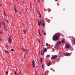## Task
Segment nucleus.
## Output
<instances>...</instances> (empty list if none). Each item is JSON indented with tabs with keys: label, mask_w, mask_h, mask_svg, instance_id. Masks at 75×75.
<instances>
[{
	"label": "nucleus",
	"mask_w": 75,
	"mask_h": 75,
	"mask_svg": "<svg viewBox=\"0 0 75 75\" xmlns=\"http://www.w3.org/2000/svg\"><path fill=\"white\" fill-rule=\"evenodd\" d=\"M0 6H2V5H1V4H0Z\"/></svg>",
	"instance_id": "4c0bfd02"
},
{
	"label": "nucleus",
	"mask_w": 75,
	"mask_h": 75,
	"mask_svg": "<svg viewBox=\"0 0 75 75\" xmlns=\"http://www.w3.org/2000/svg\"><path fill=\"white\" fill-rule=\"evenodd\" d=\"M61 35V34L59 33H57L56 35H54L53 37V39L54 41H56L59 40V38Z\"/></svg>",
	"instance_id": "f257e3e1"
},
{
	"label": "nucleus",
	"mask_w": 75,
	"mask_h": 75,
	"mask_svg": "<svg viewBox=\"0 0 75 75\" xmlns=\"http://www.w3.org/2000/svg\"><path fill=\"white\" fill-rule=\"evenodd\" d=\"M18 16H19V17H22V15H21V12H20V13H19V14H18Z\"/></svg>",
	"instance_id": "4468645a"
},
{
	"label": "nucleus",
	"mask_w": 75,
	"mask_h": 75,
	"mask_svg": "<svg viewBox=\"0 0 75 75\" xmlns=\"http://www.w3.org/2000/svg\"><path fill=\"white\" fill-rule=\"evenodd\" d=\"M18 75H20V74L18 73Z\"/></svg>",
	"instance_id": "de8ad7c7"
},
{
	"label": "nucleus",
	"mask_w": 75,
	"mask_h": 75,
	"mask_svg": "<svg viewBox=\"0 0 75 75\" xmlns=\"http://www.w3.org/2000/svg\"><path fill=\"white\" fill-rule=\"evenodd\" d=\"M65 42V40L64 39H63L62 41V43H64Z\"/></svg>",
	"instance_id": "9b49d317"
},
{
	"label": "nucleus",
	"mask_w": 75,
	"mask_h": 75,
	"mask_svg": "<svg viewBox=\"0 0 75 75\" xmlns=\"http://www.w3.org/2000/svg\"><path fill=\"white\" fill-rule=\"evenodd\" d=\"M15 11H16V12H17V11L16 10V8H15Z\"/></svg>",
	"instance_id": "bb28decb"
},
{
	"label": "nucleus",
	"mask_w": 75,
	"mask_h": 75,
	"mask_svg": "<svg viewBox=\"0 0 75 75\" xmlns=\"http://www.w3.org/2000/svg\"><path fill=\"white\" fill-rule=\"evenodd\" d=\"M26 53H25L24 54V58H25V56H26V55H27Z\"/></svg>",
	"instance_id": "a211bd4d"
},
{
	"label": "nucleus",
	"mask_w": 75,
	"mask_h": 75,
	"mask_svg": "<svg viewBox=\"0 0 75 75\" xmlns=\"http://www.w3.org/2000/svg\"><path fill=\"white\" fill-rule=\"evenodd\" d=\"M50 55H47L46 56V58H50Z\"/></svg>",
	"instance_id": "6ab92c4d"
},
{
	"label": "nucleus",
	"mask_w": 75,
	"mask_h": 75,
	"mask_svg": "<svg viewBox=\"0 0 75 75\" xmlns=\"http://www.w3.org/2000/svg\"><path fill=\"white\" fill-rule=\"evenodd\" d=\"M72 43H73V44H75V40L74 39L72 42Z\"/></svg>",
	"instance_id": "2eb2a0df"
},
{
	"label": "nucleus",
	"mask_w": 75,
	"mask_h": 75,
	"mask_svg": "<svg viewBox=\"0 0 75 75\" xmlns=\"http://www.w3.org/2000/svg\"><path fill=\"white\" fill-rule=\"evenodd\" d=\"M47 65L48 66H50V65H51V62H50L49 63H48Z\"/></svg>",
	"instance_id": "f3484780"
},
{
	"label": "nucleus",
	"mask_w": 75,
	"mask_h": 75,
	"mask_svg": "<svg viewBox=\"0 0 75 75\" xmlns=\"http://www.w3.org/2000/svg\"><path fill=\"white\" fill-rule=\"evenodd\" d=\"M22 50L23 51H26L25 53H27V52H28V49H26L25 50L24 49H23Z\"/></svg>",
	"instance_id": "1a4fd4ad"
},
{
	"label": "nucleus",
	"mask_w": 75,
	"mask_h": 75,
	"mask_svg": "<svg viewBox=\"0 0 75 75\" xmlns=\"http://www.w3.org/2000/svg\"><path fill=\"white\" fill-rule=\"evenodd\" d=\"M39 32L40 34V30H39Z\"/></svg>",
	"instance_id": "ea45409f"
},
{
	"label": "nucleus",
	"mask_w": 75,
	"mask_h": 75,
	"mask_svg": "<svg viewBox=\"0 0 75 75\" xmlns=\"http://www.w3.org/2000/svg\"><path fill=\"white\" fill-rule=\"evenodd\" d=\"M44 35H46V33H45V32H44Z\"/></svg>",
	"instance_id": "c9c22d12"
},
{
	"label": "nucleus",
	"mask_w": 75,
	"mask_h": 75,
	"mask_svg": "<svg viewBox=\"0 0 75 75\" xmlns=\"http://www.w3.org/2000/svg\"><path fill=\"white\" fill-rule=\"evenodd\" d=\"M2 33V32L1 31H0V34H1Z\"/></svg>",
	"instance_id": "72a5a7b5"
},
{
	"label": "nucleus",
	"mask_w": 75,
	"mask_h": 75,
	"mask_svg": "<svg viewBox=\"0 0 75 75\" xmlns=\"http://www.w3.org/2000/svg\"><path fill=\"white\" fill-rule=\"evenodd\" d=\"M41 31H42V33H43V30H41Z\"/></svg>",
	"instance_id": "58836bf2"
},
{
	"label": "nucleus",
	"mask_w": 75,
	"mask_h": 75,
	"mask_svg": "<svg viewBox=\"0 0 75 75\" xmlns=\"http://www.w3.org/2000/svg\"><path fill=\"white\" fill-rule=\"evenodd\" d=\"M0 41H2V39L1 38H0Z\"/></svg>",
	"instance_id": "7c9ffc66"
},
{
	"label": "nucleus",
	"mask_w": 75,
	"mask_h": 75,
	"mask_svg": "<svg viewBox=\"0 0 75 75\" xmlns=\"http://www.w3.org/2000/svg\"><path fill=\"white\" fill-rule=\"evenodd\" d=\"M32 66L33 68H34L35 67V61L34 60H33L32 62Z\"/></svg>",
	"instance_id": "20e7f679"
},
{
	"label": "nucleus",
	"mask_w": 75,
	"mask_h": 75,
	"mask_svg": "<svg viewBox=\"0 0 75 75\" xmlns=\"http://www.w3.org/2000/svg\"><path fill=\"white\" fill-rule=\"evenodd\" d=\"M15 8H16V6H15Z\"/></svg>",
	"instance_id": "a19ab883"
},
{
	"label": "nucleus",
	"mask_w": 75,
	"mask_h": 75,
	"mask_svg": "<svg viewBox=\"0 0 75 75\" xmlns=\"http://www.w3.org/2000/svg\"><path fill=\"white\" fill-rule=\"evenodd\" d=\"M6 46L7 48L8 47V45H6Z\"/></svg>",
	"instance_id": "c756f323"
},
{
	"label": "nucleus",
	"mask_w": 75,
	"mask_h": 75,
	"mask_svg": "<svg viewBox=\"0 0 75 75\" xmlns=\"http://www.w3.org/2000/svg\"><path fill=\"white\" fill-rule=\"evenodd\" d=\"M61 44V42L60 41H59L57 42V44L58 45H59V44Z\"/></svg>",
	"instance_id": "f8f14e48"
},
{
	"label": "nucleus",
	"mask_w": 75,
	"mask_h": 75,
	"mask_svg": "<svg viewBox=\"0 0 75 75\" xmlns=\"http://www.w3.org/2000/svg\"><path fill=\"white\" fill-rule=\"evenodd\" d=\"M5 21H6L8 23H9V22L6 19V18H5Z\"/></svg>",
	"instance_id": "dca6fc26"
},
{
	"label": "nucleus",
	"mask_w": 75,
	"mask_h": 75,
	"mask_svg": "<svg viewBox=\"0 0 75 75\" xmlns=\"http://www.w3.org/2000/svg\"><path fill=\"white\" fill-rule=\"evenodd\" d=\"M66 47L67 48H69L70 47V45H69V44H67L66 45Z\"/></svg>",
	"instance_id": "6e6552de"
},
{
	"label": "nucleus",
	"mask_w": 75,
	"mask_h": 75,
	"mask_svg": "<svg viewBox=\"0 0 75 75\" xmlns=\"http://www.w3.org/2000/svg\"><path fill=\"white\" fill-rule=\"evenodd\" d=\"M38 24L39 26H40V21H39L38 22Z\"/></svg>",
	"instance_id": "4be33fe9"
},
{
	"label": "nucleus",
	"mask_w": 75,
	"mask_h": 75,
	"mask_svg": "<svg viewBox=\"0 0 75 75\" xmlns=\"http://www.w3.org/2000/svg\"><path fill=\"white\" fill-rule=\"evenodd\" d=\"M71 54L69 53H67L65 54V56H66V57H67L68 56H70Z\"/></svg>",
	"instance_id": "423d86ee"
},
{
	"label": "nucleus",
	"mask_w": 75,
	"mask_h": 75,
	"mask_svg": "<svg viewBox=\"0 0 75 75\" xmlns=\"http://www.w3.org/2000/svg\"><path fill=\"white\" fill-rule=\"evenodd\" d=\"M7 50H8V48H7Z\"/></svg>",
	"instance_id": "3c124183"
},
{
	"label": "nucleus",
	"mask_w": 75,
	"mask_h": 75,
	"mask_svg": "<svg viewBox=\"0 0 75 75\" xmlns=\"http://www.w3.org/2000/svg\"><path fill=\"white\" fill-rule=\"evenodd\" d=\"M57 57L56 55H54L51 58L52 59H55L56 58H57Z\"/></svg>",
	"instance_id": "39448f33"
},
{
	"label": "nucleus",
	"mask_w": 75,
	"mask_h": 75,
	"mask_svg": "<svg viewBox=\"0 0 75 75\" xmlns=\"http://www.w3.org/2000/svg\"><path fill=\"white\" fill-rule=\"evenodd\" d=\"M47 49L46 48H45L44 49V50H43V54L44 55V53L45 52H47Z\"/></svg>",
	"instance_id": "0eeeda50"
},
{
	"label": "nucleus",
	"mask_w": 75,
	"mask_h": 75,
	"mask_svg": "<svg viewBox=\"0 0 75 75\" xmlns=\"http://www.w3.org/2000/svg\"><path fill=\"white\" fill-rule=\"evenodd\" d=\"M19 70H20V73L19 74H21V70H20V69H19Z\"/></svg>",
	"instance_id": "473e14b6"
},
{
	"label": "nucleus",
	"mask_w": 75,
	"mask_h": 75,
	"mask_svg": "<svg viewBox=\"0 0 75 75\" xmlns=\"http://www.w3.org/2000/svg\"><path fill=\"white\" fill-rule=\"evenodd\" d=\"M4 28L5 30L7 31V27L5 26V24L4 23Z\"/></svg>",
	"instance_id": "9d476101"
},
{
	"label": "nucleus",
	"mask_w": 75,
	"mask_h": 75,
	"mask_svg": "<svg viewBox=\"0 0 75 75\" xmlns=\"http://www.w3.org/2000/svg\"><path fill=\"white\" fill-rule=\"evenodd\" d=\"M4 14L5 15V16H7V15H6V12H5V11L4 12Z\"/></svg>",
	"instance_id": "a878e982"
},
{
	"label": "nucleus",
	"mask_w": 75,
	"mask_h": 75,
	"mask_svg": "<svg viewBox=\"0 0 75 75\" xmlns=\"http://www.w3.org/2000/svg\"><path fill=\"white\" fill-rule=\"evenodd\" d=\"M27 31V30H23V32L24 33H23V34H25L26 33V31Z\"/></svg>",
	"instance_id": "ddd939ff"
},
{
	"label": "nucleus",
	"mask_w": 75,
	"mask_h": 75,
	"mask_svg": "<svg viewBox=\"0 0 75 75\" xmlns=\"http://www.w3.org/2000/svg\"><path fill=\"white\" fill-rule=\"evenodd\" d=\"M5 52H6L7 53H9V52H8V51L7 50H5Z\"/></svg>",
	"instance_id": "aec40b11"
},
{
	"label": "nucleus",
	"mask_w": 75,
	"mask_h": 75,
	"mask_svg": "<svg viewBox=\"0 0 75 75\" xmlns=\"http://www.w3.org/2000/svg\"><path fill=\"white\" fill-rule=\"evenodd\" d=\"M43 54H42V55Z\"/></svg>",
	"instance_id": "49530a36"
},
{
	"label": "nucleus",
	"mask_w": 75,
	"mask_h": 75,
	"mask_svg": "<svg viewBox=\"0 0 75 75\" xmlns=\"http://www.w3.org/2000/svg\"><path fill=\"white\" fill-rule=\"evenodd\" d=\"M40 24L42 25V26H45V23H44V19H42L40 21ZM42 23H43V25H42Z\"/></svg>",
	"instance_id": "f03ea898"
},
{
	"label": "nucleus",
	"mask_w": 75,
	"mask_h": 75,
	"mask_svg": "<svg viewBox=\"0 0 75 75\" xmlns=\"http://www.w3.org/2000/svg\"><path fill=\"white\" fill-rule=\"evenodd\" d=\"M43 2H44V0H42Z\"/></svg>",
	"instance_id": "09e8293b"
},
{
	"label": "nucleus",
	"mask_w": 75,
	"mask_h": 75,
	"mask_svg": "<svg viewBox=\"0 0 75 75\" xmlns=\"http://www.w3.org/2000/svg\"><path fill=\"white\" fill-rule=\"evenodd\" d=\"M39 34H40V35H41V33H40Z\"/></svg>",
	"instance_id": "a18cd8bd"
},
{
	"label": "nucleus",
	"mask_w": 75,
	"mask_h": 75,
	"mask_svg": "<svg viewBox=\"0 0 75 75\" xmlns=\"http://www.w3.org/2000/svg\"><path fill=\"white\" fill-rule=\"evenodd\" d=\"M38 42H39V43H40V40L39 39H38Z\"/></svg>",
	"instance_id": "412c9836"
},
{
	"label": "nucleus",
	"mask_w": 75,
	"mask_h": 75,
	"mask_svg": "<svg viewBox=\"0 0 75 75\" xmlns=\"http://www.w3.org/2000/svg\"><path fill=\"white\" fill-rule=\"evenodd\" d=\"M15 75H17V74L16 72V71H15V73H14Z\"/></svg>",
	"instance_id": "5701e85b"
},
{
	"label": "nucleus",
	"mask_w": 75,
	"mask_h": 75,
	"mask_svg": "<svg viewBox=\"0 0 75 75\" xmlns=\"http://www.w3.org/2000/svg\"><path fill=\"white\" fill-rule=\"evenodd\" d=\"M30 5H31V3H30Z\"/></svg>",
	"instance_id": "c03bdc74"
},
{
	"label": "nucleus",
	"mask_w": 75,
	"mask_h": 75,
	"mask_svg": "<svg viewBox=\"0 0 75 75\" xmlns=\"http://www.w3.org/2000/svg\"><path fill=\"white\" fill-rule=\"evenodd\" d=\"M11 51H14V49H12L11 50Z\"/></svg>",
	"instance_id": "b1692460"
},
{
	"label": "nucleus",
	"mask_w": 75,
	"mask_h": 75,
	"mask_svg": "<svg viewBox=\"0 0 75 75\" xmlns=\"http://www.w3.org/2000/svg\"><path fill=\"white\" fill-rule=\"evenodd\" d=\"M55 1H58V0H55Z\"/></svg>",
	"instance_id": "e433bc0d"
},
{
	"label": "nucleus",
	"mask_w": 75,
	"mask_h": 75,
	"mask_svg": "<svg viewBox=\"0 0 75 75\" xmlns=\"http://www.w3.org/2000/svg\"><path fill=\"white\" fill-rule=\"evenodd\" d=\"M23 25H24V24H23Z\"/></svg>",
	"instance_id": "8fccbe9b"
},
{
	"label": "nucleus",
	"mask_w": 75,
	"mask_h": 75,
	"mask_svg": "<svg viewBox=\"0 0 75 75\" xmlns=\"http://www.w3.org/2000/svg\"><path fill=\"white\" fill-rule=\"evenodd\" d=\"M8 42L9 43H11L12 42V41H11V36H9V37L8 38Z\"/></svg>",
	"instance_id": "7ed1b4c3"
},
{
	"label": "nucleus",
	"mask_w": 75,
	"mask_h": 75,
	"mask_svg": "<svg viewBox=\"0 0 75 75\" xmlns=\"http://www.w3.org/2000/svg\"><path fill=\"white\" fill-rule=\"evenodd\" d=\"M6 75H8V71H6Z\"/></svg>",
	"instance_id": "393cba45"
},
{
	"label": "nucleus",
	"mask_w": 75,
	"mask_h": 75,
	"mask_svg": "<svg viewBox=\"0 0 75 75\" xmlns=\"http://www.w3.org/2000/svg\"><path fill=\"white\" fill-rule=\"evenodd\" d=\"M42 67L43 68H44V64H43V65H42Z\"/></svg>",
	"instance_id": "f704fd0d"
},
{
	"label": "nucleus",
	"mask_w": 75,
	"mask_h": 75,
	"mask_svg": "<svg viewBox=\"0 0 75 75\" xmlns=\"http://www.w3.org/2000/svg\"><path fill=\"white\" fill-rule=\"evenodd\" d=\"M43 51V50H42V51H41V53H42Z\"/></svg>",
	"instance_id": "79ce46f5"
},
{
	"label": "nucleus",
	"mask_w": 75,
	"mask_h": 75,
	"mask_svg": "<svg viewBox=\"0 0 75 75\" xmlns=\"http://www.w3.org/2000/svg\"><path fill=\"white\" fill-rule=\"evenodd\" d=\"M40 17H41V14H40Z\"/></svg>",
	"instance_id": "37998d69"
},
{
	"label": "nucleus",
	"mask_w": 75,
	"mask_h": 75,
	"mask_svg": "<svg viewBox=\"0 0 75 75\" xmlns=\"http://www.w3.org/2000/svg\"><path fill=\"white\" fill-rule=\"evenodd\" d=\"M46 46H48V43H46Z\"/></svg>",
	"instance_id": "2f4dec72"
},
{
	"label": "nucleus",
	"mask_w": 75,
	"mask_h": 75,
	"mask_svg": "<svg viewBox=\"0 0 75 75\" xmlns=\"http://www.w3.org/2000/svg\"><path fill=\"white\" fill-rule=\"evenodd\" d=\"M17 1L18 0H16Z\"/></svg>",
	"instance_id": "603ef678"
},
{
	"label": "nucleus",
	"mask_w": 75,
	"mask_h": 75,
	"mask_svg": "<svg viewBox=\"0 0 75 75\" xmlns=\"http://www.w3.org/2000/svg\"><path fill=\"white\" fill-rule=\"evenodd\" d=\"M41 63H42V59L41 60Z\"/></svg>",
	"instance_id": "c85d7f7f"
},
{
	"label": "nucleus",
	"mask_w": 75,
	"mask_h": 75,
	"mask_svg": "<svg viewBox=\"0 0 75 75\" xmlns=\"http://www.w3.org/2000/svg\"><path fill=\"white\" fill-rule=\"evenodd\" d=\"M35 75H36V74H37V73H36V71H35Z\"/></svg>",
	"instance_id": "cd10ccee"
}]
</instances>
